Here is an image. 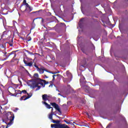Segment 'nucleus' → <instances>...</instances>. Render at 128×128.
Returning <instances> with one entry per match:
<instances>
[{
    "mask_svg": "<svg viewBox=\"0 0 128 128\" xmlns=\"http://www.w3.org/2000/svg\"><path fill=\"white\" fill-rule=\"evenodd\" d=\"M6 117L2 119V122L7 124L6 128L10 126L14 123V115L11 112H9L6 114Z\"/></svg>",
    "mask_w": 128,
    "mask_h": 128,
    "instance_id": "obj_1",
    "label": "nucleus"
},
{
    "mask_svg": "<svg viewBox=\"0 0 128 128\" xmlns=\"http://www.w3.org/2000/svg\"><path fill=\"white\" fill-rule=\"evenodd\" d=\"M10 88V92H12V93L13 92H15L14 94H12L10 92H9V93H10L11 94V96H16L18 94H22V92L20 90H16L14 88L12 87H11Z\"/></svg>",
    "mask_w": 128,
    "mask_h": 128,
    "instance_id": "obj_2",
    "label": "nucleus"
},
{
    "mask_svg": "<svg viewBox=\"0 0 128 128\" xmlns=\"http://www.w3.org/2000/svg\"><path fill=\"white\" fill-rule=\"evenodd\" d=\"M52 128H69L68 126L66 124H52L50 125Z\"/></svg>",
    "mask_w": 128,
    "mask_h": 128,
    "instance_id": "obj_3",
    "label": "nucleus"
},
{
    "mask_svg": "<svg viewBox=\"0 0 128 128\" xmlns=\"http://www.w3.org/2000/svg\"><path fill=\"white\" fill-rule=\"evenodd\" d=\"M40 70V74H44V71L49 73V74H59L60 73V72L59 71H58L57 72H52V71H50V70H48L46 69H38Z\"/></svg>",
    "mask_w": 128,
    "mask_h": 128,
    "instance_id": "obj_4",
    "label": "nucleus"
},
{
    "mask_svg": "<svg viewBox=\"0 0 128 128\" xmlns=\"http://www.w3.org/2000/svg\"><path fill=\"white\" fill-rule=\"evenodd\" d=\"M50 104L52 105V106H54V108L56 110H58V112L59 113L62 114L60 109V106H59L58 104H56L55 102H54V103H50Z\"/></svg>",
    "mask_w": 128,
    "mask_h": 128,
    "instance_id": "obj_5",
    "label": "nucleus"
},
{
    "mask_svg": "<svg viewBox=\"0 0 128 128\" xmlns=\"http://www.w3.org/2000/svg\"><path fill=\"white\" fill-rule=\"evenodd\" d=\"M38 80H36L32 84H30V87H32L33 89L37 88L38 86Z\"/></svg>",
    "mask_w": 128,
    "mask_h": 128,
    "instance_id": "obj_6",
    "label": "nucleus"
},
{
    "mask_svg": "<svg viewBox=\"0 0 128 128\" xmlns=\"http://www.w3.org/2000/svg\"><path fill=\"white\" fill-rule=\"evenodd\" d=\"M43 80H44L40 78L37 79L38 85L40 84L44 88L45 87V85L44 84V82L42 81Z\"/></svg>",
    "mask_w": 128,
    "mask_h": 128,
    "instance_id": "obj_7",
    "label": "nucleus"
},
{
    "mask_svg": "<svg viewBox=\"0 0 128 128\" xmlns=\"http://www.w3.org/2000/svg\"><path fill=\"white\" fill-rule=\"evenodd\" d=\"M48 98H50V96H48L46 94L42 96V100H44V102L48 100Z\"/></svg>",
    "mask_w": 128,
    "mask_h": 128,
    "instance_id": "obj_8",
    "label": "nucleus"
},
{
    "mask_svg": "<svg viewBox=\"0 0 128 128\" xmlns=\"http://www.w3.org/2000/svg\"><path fill=\"white\" fill-rule=\"evenodd\" d=\"M42 104H44L45 106L48 109L52 108L50 105L46 103V102H42Z\"/></svg>",
    "mask_w": 128,
    "mask_h": 128,
    "instance_id": "obj_9",
    "label": "nucleus"
},
{
    "mask_svg": "<svg viewBox=\"0 0 128 128\" xmlns=\"http://www.w3.org/2000/svg\"><path fill=\"white\" fill-rule=\"evenodd\" d=\"M40 19L41 18H34V20H33V22L32 23V28H30V30H33L35 27H36V24L34 23V20H38V19Z\"/></svg>",
    "mask_w": 128,
    "mask_h": 128,
    "instance_id": "obj_10",
    "label": "nucleus"
},
{
    "mask_svg": "<svg viewBox=\"0 0 128 128\" xmlns=\"http://www.w3.org/2000/svg\"><path fill=\"white\" fill-rule=\"evenodd\" d=\"M84 18H82L80 20V22L78 23V26L80 28H82V22L84 20Z\"/></svg>",
    "mask_w": 128,
    "mask_h": 128,
    "instance_id": "obj_11",
    "label": "nucleus"
},
{
    "mask_svg": "<svg viewBox=\"0 0 128 128\" xmlns=\"http://www.w3.org/2000/svg\"><path fill=\"white\" fill-rule=\"evenodd\" d=\"M29 10L28 11V8H26L25 10H24V11H26L28 13H30V12H31L32 10V8L30 7V6H29V7H28Z\"/></svg>",
    "mask_w": 128,
    "mask_h": 128,
    "instance_id": "obj_12",
    "label": "nucleus"
},
{
    "mask_svg": "<svg viewBox=\"0 0 128 128\" xmlns=\"http://www.w3.org/2000/svg\"><path fill=\"white\" fill-rule=\"evenodd\" d=\"M34 78H35L36 81H38V80L40 79L38 78V74H37V73L34 74Z\"/></svg>",
    "mask_w": 128,
    "mask_h": 128,
    "instance_id": "obj_13",
    "label": "nucleus"
},
{
    "mask_svg": "<svg viewBox=\"0 0 128 128\" xmlns=\"http://www.w3.org/2000/svg\"><path fill=\"white\" fill-rule=\"evenodd\" d=\"M52 122H53L54 124H60V121L58 120H52Z\"/></svg>",
    "mask_w": 128,
    "mask_h": 128,
    "instance_id": "obj_14",
    "label": "nucleus"
},
{
    "mask_svg": "<svg viewBox=\"0 0 128 128\" xmlns=\"http://www.w3.org/2000/svg\"><path fill=\"white\" fill-rule=\"evenodd\" d=\"M27 94H28V96H26V98H24V100H28V99L30 98L32 96V94H30H30L28 93H27Z\"/></svg>",
    "mask_w": 128,
    "mask_h": 128,
    "instance_id": "obj_15",
    "label": "nucleus"
},
{
    "mask_svg": "<svg viewBox=\"0 0 128 128\" xmlns=\"http://www.w3.org/2000/svg\"><path fill=\"white\" fill-rule=\"evenodd\" d=\"M54 114V112H51L50 114H49L48 116V118L50 120H52V116Z\"/></svg>",
    "mask_w": 128,
    "mask_h": 128,
    "instance_id": "obj_16",
    "label": "nucleus"
},
{
    "mask_svg": "<svg viewBox=\"0 0 128 128\" xmlns=\"http://www.w3.org/2000/svg\"><path fill=\"white\" fill-rule=\"evenodd\" d=\"M14 54V56H16V52L15 51H12L11 53L8 54V56H6L7 58H8L10 55Z\"/></svg>",
    "mask_w": 128,
    "mask_h": 128,
    "instance_id": "obj_17",
    "label": "nucleus"
},
{
    "mask_svg": "<svg viewBox=\"0 0 128 128\" xmlns=\"http://www.w3.org/2000/svg\"><path fill=\"white\" fill-rule=\"evenodd\" d=\"M33 64V62H30L29 63H28V64L26 65V66H32Z\"/></svg>",
    "mask_w": 128,
    "mask_h": 128,
    "instance_id": "obj_18",
    "label": "nucleus"
},
{
    "mask_svg": "<svg viewBox=\"0 0 128 128\" xmlns=\"http://www.w3.org/2000/svg\"><path fill=\"white\" fill-rule=\"evenodd\" d=\"M2 37L8 38L9 37V36H6V32H4L3 34H2Z\"/></svg>",
    "mask_w": 128,
    "mask_h": 128,
    "instance_id": "obj_19",
    "label": "nucleus"
},
{
    "mask_svg": "<svg viewBox=\"0 0 128 128\" xmlns=\"http://www.w3.org/2000/svg\"><path fill=\"white\" fill-rule=\"evenodd\" d=\"M26 52L28 54H30V56L34 55V54L32 52H30V51H29L28 50H26Z\"/></svg>",
    "mask_w": 128,
    "mask_h": 128,
    "instance_id": "obj_20",
    "label": "nucleus"
},
{
    "mask_svg": "<svg viewBox=\"0 0 128 128\" xmlns=\"http://www.w3.org/2000/svg\"><path fill=\"white\" fill-rule=\"evenodd\" d=\"M42 81L43 82L44 86L48 84V82H46V80H42Z\"/></svg>",
    "mask_w": 128,
    "mask_h": 128,
    "instance_id": "obj_21",
    "label": "nucleus"
},
{
    "mask_svg": "<svg viewBox=\"0 0 128 128\" xmlns=\"http://www.w3.org/2000/svg\"><path fill=\"white\" fill-rule=\"evenodd\" d=\"M26 98V96H22L20 98V100H24V98Z\"/></svg>",
    "mask_w": 128,
    "mask_h": 128,
    "instance_id": "obj_22",
    "label": "nucleus"
},
{
    "mask_svg": "<svg viewBox=\"0 0 128 128\" xmlns=\"http://www.w3.org/2000/svg\"><path fill=\"white\" fill-rule=\"evenodd\" d=\"M60 76V74H57L56 76V75H54L53 76H52L53 77V79L52 80L54 81V80H55V76Z\"/></svg>",
    "mask_w": 128,
    "mask_h": 128,
    "instance_id": "obj_23",
    "label": "nucleus"
},
{
    "mask_svg": "<svg viewBox=\"0 0 128 128\" xmlns=\"http://www.w3.org/2000/svg\"><path fill=\"white\" fill-rule=\"evenodd\" d=\"M38 88L36 90V91H38V90L40 88H41V86H38H38H36Z\"/></svg>",
    "mask_w": 128,
    "mask_h": 128,
    "instance_id": "obj_24",
    "label": "nucleus"
},
{
    "mask_svg": "<svg viewBox=\"0 0 128 128\" xmlns=\"http://www.w3.org/2000/svg\"><path fill=\"white\" fill-rule=\"evenodd\" d=\"M21 92L22 94H28L27 91L26 90H22Z\"/></svg>",
    "mask_w": 128,
    "mask_h": 128,
    "instance_id": "obj_25",
    "label": "nucleus"
},
{
    "mask_svg": "<svg viewBox=\"0 0 128 128\" xmlns=\"http://www.w3.org/2000/svg\"><path fill=\"white\" fill-rule=\"evenodd\" d=\"M26 40H27L28 42H30L32 40V38L30 36H29V37L27 38Z\"/></svg>",
    "mask_w": 128,
    "mask_h": 128,
    "instance_id": "obj_26",
    "label": "nucleus"
},
{
    "mask_svg": "<svg viewBox=\"0 0 128 128\" xmlns=\"http://www.w3.org/2000/svg\"><path fill=\"white\" fill-rule=\"evenodd\" d=\"M23 62H24V64H25L26 66V64H28V62L25 60V59H24V60H23Z\"/></svg>",
    "mask_w": 128,
    "mask_h": 128,
    "instance_id": "obj_27",
    "label": "nucleus"
},
{
    "mask_svg": "<svg viewBox=\"0 0 128 128\" xmlns=\"http://www.w3.org/2000/svg\"><path fill=\"white\" fill-rule=\"evenodd\" d=\"M81 50H82V52H83L84 54H86V50H84V49L82 48V49H81Z\"/></svg>",
    "mask_w": 128,
    "mask_h": 128,
    "instance_id": "obj_28",
    "label": "nucleus"
},
{
    "mask_svg": "<svg viewBox=\"0 0 128 128\" xmlns=\"http://www.w3.org/2000/svg\"><path fill=\"white\" fill-rule=\"evenodd\" d=\"M24 5L26 6V8H28V7H30V6L29 5V4H28V3H26Z\"/></svg>",
    "mask_w": 128,
    "mask_h": 128,
    "instance_id": "obj_29",
    "label": "nucleus"
},
{
    "mask_svg": "<svg viewBox=\"0 0 128 128\" xmlns=\"http://www.w3.org/2000/svg\"><path fill=\"white\" fill-rule=\"evenodd\" d=\"M34 66H35L36 68H37L38 70H40V68L38 67V66H36V64H34Z\"/></svg>",
    "mask_w": 128,
    "mask_h": 128,
    "instance_id": "obj_30",
    "label": "nucleus"
},
{
    "mask_svg": "<svg viewBox=\"0 0 128 128\" xmlns=\"http://www.w3.org/2000/svg\"><path fill=\"white\" fill-rule=\"evenodd\" d=\"M23 4H24V5L25 4H27L26 2V0H23Z\"/></svg>",
    "mask_w": 128,
    "mask_h": 128,
    "instance_id": "obj_31",
    "label": "nucleus"
},
{
    "mask_svg": "<svg viewBox=\"0 0 128 128\" xmlns=\"http://www.w3.org/2000/svg\"><path fill=\"white\" fill-rule=\"evenodd\" d=\"M18 110V108H16L15 110H14V112H17V111Z\"/></svg>",
    "mask_w": 128,
    "mask_h": 128,
    "instance_id": "obj_32",
    "label": "nucleus"
},
{
    "mask_svg": "<svg viewBox=\"0 0 128 128\" xmlns=\"http://www.w3.org/2000/svg\"><path fill=\"white\" fill-rule=\"evenodd\" d=\"M40 12V10H38V11H36V12H32V14L36 13V12Z\"/></svg>",
    "mask_w": 128,
    "mask_h": 128,
    "instance_id": "obj_33",
    "label": "nucleus"
},
{
    "mask_svg": "<svg viewBox=\"0 0 128 128\" xmlns=\"http://www.w3.org/2000/svg\"><path fill=\"white\" fill-rule=\"evenodd\" d=\"M26 74H30L28 70H26Z\"/></svg>",
    "mask_w": 128,
    "mask_h": 128,
    "instance_id": "obj_34",
    "label": "nucleus"
},
{
    "mask_svg": "<svg viewBox=\"0 0 128 128\" xmlns=\"http://www.w3.org/2000/svg\"><path fill=\"white\" fill-rule=\"evenodd\" d=\"M9 45H10V46H13V44H9Z\"/></svg>",
    "mask_w": 128,
    "mask_h": 128,
    "instance_id": "obj_35",
    "label": "nucleus"
},
{
    "mask_svg": "<svg viewBox=\"0 0 128 128\" xmlns=\"http://www.w3.org/2000/svg\"><path fill=\"white\" fill-rule=\"evenodd\" d=\"M53 110H54V109H53V108H52V110H51V112H54Z\"/></svg>",
    "mask_w": 128,
    "mask_h": 128,
    "instance_id": "obj_36",
    "label": "nucleus"
},
{
    "mask_svg": "<svg viewBox=\"0 0 128 128\" xmlns=\"http://www.w3.org/2000/svg\"><path fill=\"white\" fill-rule=\"evenodd\" d=\"M28 74V76H30V77H31V74L29 73V74Z\"/></svg>",
    "mask_w": 128,
    "mask_h": 128,
    "instance_id": "obj_37",
    "label": "nucleus"
},
{
    "mask_svg": "<svg viewBox=\"0 0 128 128\" xmlns=\"http://www.w3.org/2000/svg\"><path fill=\"white\" fill-rule=\"evenodd\" d=\"M66 123L67 124H70V123L68 122H66Z\"/></svg>",
    "mask_w": 128,
    "mask_h": 128,
    "instance_id": "obj_38",
    "label": "nucleus"
},
{
    "mask_svg": "<svg viewBox=\"0 0 128 128\" xmlns=\"http://www.w3.org/2000/svg\"><path fill=\"white\" fill-rule=\"evenodd\" d=\"M86 92H88V90H86Z\"/></svg>",
    "mask_w": 128,
    "mask_h": 128,
    "instance_id": "obj_39",
    "label": "nucleus"
},
{
    "mask_svg": "<svg viewBox=\"0 0 128 128\" xmlns=\"http://www.w3.org/2000/svg\"><path fill=\"white\" fill-rule=\"evenodd\" d=\"M58 118H62L60 117V116H58Z\"/></svg>",
    "mask_w": 128,
    "mask_h": 128,
    "instance_id": "obj_40",
    "label": "nucleus"
},
{
    "mask_svg": "<svg viewBox=\"0 0 128 128\" xmlns=\"http://www.w3.org/2000/svg\"><path fill=\"white\" fill-rule=\"evenodd\" d=\"M24 6V4H22V5H21V6H20V8H22V6Z\"/></svg>",
    "mask_w": 128,
    "mask_h": 128,
    "instance_id": "obj_41",
    "label": "nucleus"
},
{
    "mask_svg": "<svg viewBox=\"0 0 128 128\" xmlns=\"http://www.w3.org/2000/svg\"><path fill=\"white\" fill-rule=\"evenodd\" d=\"M58 96H61V94H60V93H58Z\"/></svg>",
    "mask_w": 128,
    "mask_h": 128,
    "instance_id": "obj_42",
    "label": "nucleus"
},
{
    "mask_svg": "<svg viewBox=\"0 0 128 128\" xmlns=\"http://www.w3.org/2000/svg\"><path fill=\"white\" fill-rule=\"evenodd\" d=\"M4 55L6 54V52H5L4 53Z\"/></svg>",
    "mask_w": 128,
    "mask_h": 128,
    "instance_id": "obj_43",
    "label": "nucleus"
},
{
    "mask_svg": "<svg viewBox=\"0 0 128 128\" xmlns=\"http://www.w3.org/2000/svg\"><path fill=\"white\" fill-rule=\"evenodd\" d=\"M64 122L66 123V122H67V121L66 120H64Z\"/></svg>",
    "mask_w": 128,
    "mask_h": 128,
    "instance_id": "obj_44",
    "label": "nucleus"
},
{
    "mask_svg": "<svg viewBox=\"0 0 128 128\" xmlns=\"http://www.w3.org/2000/svg\"><path fill=\"white\" fill-rule=\"evenodd\" d=\"M44 19L43 18H42V22H44Z\"/></svg>",
    "mask_w": 128,
    "mask_h": 128,
    "instance_id": "obj_45",
    "label": "nucleus"
},
{
    "mask_svg": "<svg viewBox=\"0 0 128 128\" xmlns=\"http://www.w3.org/2000/svg\"><path fill=\"white\" fill-rule=\"evenodd\" d=\"M45 77H46V78H48V77L47 76H45Z\"/></svg>",
    "mask_w": 128,
    "mask_h": 128,
    "instance_id": "obj_46",
    "label": "nucleus"
},
{
    "mask_svg": "<svg viewBox=\"0 0 128 128\" xmlns=\"http://www.w3.org/2000/svg\"><path fill=\"white\" fill-rule=\"evenodd\" d=\"M0 108H2V106H0Z\"/></svg>",
    "mask_w": 128,
    "mask_h": 128,
    "instance_id": "obj_47",
    "label": "nucleus"
},
{
    "mask_svg": "<svg viewBox=\"0 0 128 128\" xmlns=\"http://www.w3.org/2000/svg\"><path fill=\"white\" fill-rule=\"evenodd\" d=\"M73 124H75V122H73Z\"/></svg>",
    "mask_w": 128,
    "mask_h": 128,
    "instance_id": "obj_48",
    "label": "nucleus"
},
{
    "mask_svg": "<svg viewBox=\"0 0 128 128\" xmlns=\"http://www.w3.org/2000/svg\"><path fill=\"white\" fill-rule=\"evenodd\" d=\"M109 126H107V128H108Z\"/></svg>",
    "mask_w": 128,
    "mask_h": 128,
    "instance_id": "obj_49",
    "label": "nucleus"
},
{
    "mask_svg": "<svg viewBox=\"0 0 128 128\" xmlns=\"http://www.w3.org/2000/svg\"><path fill=\"white\" fill-rule=\"evenodd\" d=\"M86 16H88V15H86Z\"/></svg>",
    "mask_w": 128,
    "mask_h": 128,
    "instance_id": "obj_50",
    "label": "nucleus"
}]
</instances>
